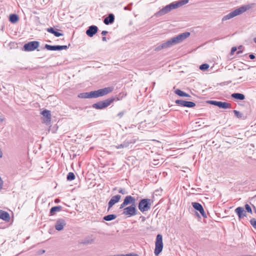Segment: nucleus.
Segmentation results:
<instances>
[{
  "instance_id": "43",
  "label": "nucleus",
  "mask_w": 256,
  "mask_h": 256,
  "mask_svg": "<svg viewBox=\"0 0 256 256\" xmlns=\"http://www.w3.org/2000/svg\"><path fill=\"white\" fill-rule=\"evenodd\" d=\"M122 256H138V255L136 254L130 253L126 254H122Z\"/></svg>"
},
{
  "instance_id": "34",
  "label": "nucleus",
  "mask_w": 256,
  "mask_h": 256,
  "mask_svg": "<svg viewBox=\"0 0 256 256\" xmlns=\"http://www.w3.org/2000/svg\"><path fill=\"white\" fill-rule=\"evenodd\" d=\"M10 21L12 23L16 22V14H13L10 16Z\"/></svg>"
},
{
  "instance_id": "21",
  "label": "nucleus",
  "mask_w": 256,
  "mask_h": 256,
  "mask_svg": "<svg viewBox=\"0 0 256 256\" xmlns=\"http://www.w3.org/2000/svg\"><path fill=\"white\" fill-rule=\"evenodd\" d=\"M0 218L6 221L10 222V218L9 214L8 212L0 210Z\"/></svg>"
},
{
  "instance_id": "44",
  "label": "nucleus",
  "mask_w": 256,
  "mask_h": 256,
  "mask_svg": "<svg viewBox=\"0 0 256 256\" xmlns=\"http://www.w3.org/2000/svg\"><path fill=\"white\" fill-rule=\"evenodd\" d=\"M237 48L236 47H232L231 49L230 54H234V52L236 50Z\"/></svg>"
},
{
  "instance_id": "11",
  "label": "nucleus",
  "mask_w": 256,
  "mask_h": 256,
  "mask_svg": "<svg viewBox=\"0 0 256 256\" xmlns=\"http://www.w3.org/2000/svg\"><path fill=\"white\" fill-rule=\"evenodd\" d=\"M176 9L174 4L173 2L165 6L162 8L159 11L156 12L155 14V16L157 17L162 16L169 12H170L172 10Z\"/></svg>"
},
{
  "instance_id": "18",
  "label": "nucleus",
  "mask_w": 256,
  "mask_h": 256,
  "mask_svg": "<svg viewBox=\"0 0 256 256\" xmlns=\"http://www.w3.org/2000/svg\"><path fill=\"white\" fill-rule=\"evenodd\" d=\"M98 28L96 26H90L86 31V34L90 37L93 36L98 32Z\"/></svg>"
},
{
  "instance_id": "17",
  "label": "nucleus",
  "mask_w": 256,
  "mask_h": 256,
  "mask_svg": "<svg viewBox=\"0 0 256 256\" xmlns=\"http://www.w3.org/2000/svg\"><path fill=\"white\" fill-rule=\"evenodd\" d=\"M22 168H19V170L26 172L30 167V162L28 159L20 162Z\"/></svg>"
},
{
  "instance_id": "22",
  "label": "nucleus",
  "mask_w": 256,
  "mask_h": 256,
  "mask_svg": "<svg viewBox=\"0 0 256 256\" xmlns=\"http://www.w3.org/2000/svg\"><path fill=\"white\" fill-rule=\"evenodd\" d=\"M42 114L46 120H44L46 122H50L51 120V114L50 112L47 110H44L42 112Z\"/></svg>"
},
{
  "instance_id": "19",
  "label": "nucleus",
  "mask_w": 256,
  "mask_h": 256,
  "mask_svg": "<svg viewBox=\"0 0 256 256\" xmlns=\"http://www.w3.org/2000/svg\"><path fill=\"white\" fill-rule=\"evenodd\" d=\"M66 223L65 220L64 219L60 218L58 219L55 224V228L58 231L62 230L64 228V226H66Z\"/></svg>"
},
{
  "instance_id": "28",
  "label": "nucleus",
  "mask_w": 256,
  "mask_h": 256,
  "mask_svg": "<svg viewBox=\"0 0 256 256\" xmlns=\"http://www.w3.org/2000/svg\"><path fill=\"white\" fill-rule=\"evenodd\" d=\"M175 94H178L180 96H185V97H190V96L187 93L181 90L180 89H176L175 92Z\"/></svg>"
},
{
  "instance_id": "27",
  "label": "nucleus",
  "mask_w": 256,
  "mask_h": 256,
  "mask_svg": "<svg viewBox=\"0 0 256 256\" xmlns=\"http://www.w3.org/2000/svg\"><path fill=\"white\" fill-rule=\"evenodd\" d=\"M45 48L49 50H60V46H51L48 44L45 45Z\"/></svg>"
},
{
  "instance_id": "16",
  "label": "nucleus",
  "mask_w": 256,
  "mask_h": 256,
  "mask_svg": "<svg viewBox=\"0 0 256 256\" xmlns=\"http://www.w3.org/2000/svg\"><path fill=\"white\" fill-rule=\"evenodd\" d=\"M121 197V196L119 194L113 196L108 203V210H109L114 204L118 202Z\"/></svg>"
},
{
  "instance_id": "8",
  "label": "nucleus",
  "mask_w": 256,
  "mask_h": 256,
  "mask_svg": "<svg viewBox=\"0 0 256 256\" xmlns=\"http://www.w3.org/2000/svg\"><path fill=\"white\" fill-rule=\"evenodd\" d=\"M162 236L160 234H158L156 236V240L155 242V249L154 251V254L156 256H158L162 250Z\"/></svg>"
},
{
  "instance_id": "31",
  "label": "nucleus",
  "mask_w": 256,
  "mask_h": 256,
  "mask_svg": "<svg viewBox=\"0 0 256 256\" xmlns=\"http://www.w3.org/2000/svg\"><path fill=\"white\" fill-rule=\"evenodd\" d=\"M62 210V206H55L52 207L50 210V214L51 215H52L54 212H60Z\"/></svg>"
},
{
  "instance_id": "14",
  "label": "nucleus",
  "mask_w": 256,
  "mask_h": 256,
  "mask_svg": "<svg viewBox=\"0 0 256 256\" xmlns=\"http://www.w3.org/2000/svg\"><path fill=\"white\" fill-rule=\"evenodd\" d=\"M175 103L178 105L187 108H194L196 106V104L192 102L186 101L182 100H176Z\"/></svg>"
},
{
  "instance_id": "32",
  "label": "nucleus",
  "mask_w": 256,
  "mask_h": 256,
  "mask_svg": "<svg viewBox=\"0 0 256 256\" xmlns=\"http://www.w3.org/2000/svg\"><path fill=\"white\" fill-rule=\"evenodd\" d=\"M66 178L68 180H72L75 178V175L73 172H70L68 173Z\"/></svg>"
},
{
  "instance_id": "3",
  "label": "nucleus",
  "mask_w": 256,
  "mask_h": 256,
  "mask_svg": "<svg viewBox=\"0 0 256 256\" xmlns=\"http://www.w3.org/2000/svg\"><path fill=\"white\" fill-rule=\"evenodd\" d=\"M190 36V32H184L172 38L166 42L162 43V44L164 48H170L173 45H175L182 42Z\"/></svg>"
},
{
  "instance_id": "23",
  "label": "nucleus",
  "mask_w": 256,
  "mask_h": 256,
  "mask_svg": "<svg viewBox=\"0 0 256 256\" xmlns=\"http://www.w3.org/2000/svg\"><path fill=\"white\" fill-rule=\"evenodd\" d=\"M188 0H180L179 1L173 3L174 4L175 8H177L182 6L184 4H186L187 3H188Z\"/></svg>"
},
{
  "instance_id": "40",
  "label": "nucleus",
  "mask_w": 256,
  "mask_h": 256,
  "mask_svg": "<svg viewBox=\"0 0 256 256\" xmlns=\"http://www.w3.org/2000/svg\"><path fill=\"white\" fill-rule=\"evenodd\" d=\"M116 149H120V148H124V146L123 144H118V145H116V146H114Z\"/></svg>"
},
{
  "instance_id": "48",
  "label": "nucleus",
  "mask_w": 256,
  "mask_h": 256,
  "mask_svg": "<svg viewBox=\"0 0 256 256\" xmlns=\"http://www.w3.org/2000/svg\"><path fill=\"white\" fill-rule=\"evenodd\" d=\"M102 40L103 41H104V42H105V41H106V37H102Z\"/></svg>"
},
{
  "instance_id": "10",
  "label": "nucleus",
  "mask_w": 256,
  "mask_h": 256,
  "mask_svg": "<svg viewBox=\"0 0 256 256\" xmlns=\"http://www.w3.org/2000/svg\"><path fill=\"white\" fill-rule=\"evenodd\" d=\"M40 46V42L32 41L24 44L23 50L26 52H32L36 50Z\"/></svg>"
},
{
  "instance_id": "45",
  "label": "nucleus",
  "mask_w": 256,
  "mask_h": 256,
  "mask_svg": "<svg viewBox=\"0 0 256 256\" xmlns=\"http://www.w3.org/2000/svg\"><path fill=\"white\" fill-rule=\"evenodd\" d=\"M249 57L250 59L253 60L255 58V56L254 54H250Z\"/></svg>"
},
{
  "instance_id": "36",
  "label": "nucleus",
  "mask_w": 256,
  "mask_h": 256,
  "mask_svg": "<svg viewBox=\"0 0 256 256\" xmlns=\"http://www.w3.org/2000/svg\"><path fill=\"white\" fill-rule=\"evenodd\" d=\"M250 222L253 228L256 229V220L254 218H252L250 220Z\"/></svg>"
},
{
  "instance_id": "9",
  "label": "nucleus",
  "mask_w": 256,
  "mask_h": 256,
  "mask_svg": "<svg viewBox=\"0 0 256 256\" xmlns=\"http://www.w3.org/2000/svg\"><path fill=\"white\" fill-rule=\"evenodd\" d=\"M137 212L138 210L136 208V204H132L123 208L122 214L130 217L137 214Z\"/></svg>"
},
{
  "instance_id": "26",
  "label": "nucleus",
  "mask_w": 256,
  "mask_h": 256,
  "mask_svg": "<svg viewBox=\"0 0 256 256\" xmlns=\"http://www.w3.org/2000/svg\"><path fill=\"white\" fill-rule=\"evenodd\" d=\"M231 96L232 98L238 100H244L245 98L244 95L240 93H234Z\"/></svg>"
},
{
  "instance_id": "20",
  "label": "nucleus",
  "mask_w": 256,
  "mask_h": 256,
  "mask_svg": "<svg viewBox=\"0 0 256 256\" xmlns=\"http://www.w3.org/2000/svg\"><path fill=\"white\" fill-rule=\"evenodd\" d=\"M114 21V16L112 14H108V16L104 18V22L106 25L112 24Z\"/></svg>"
},
{
  "instance_id": "1",
  "label": "nucleus",
  "mask_w": 256,
  "mask_h": 256,
  "mask_svg": "<svg viewBox=\"0 0 256 256\" xmlns=\"http://www.w3.org/2000/svg\"><path fill=\"white\" fill-rule=\"evenodd\" d=\"M113 89L112 87H107L90 92H82L80 94L78 97L81 98H97L108 94L111 92Z\"/></svg>"
},
{
  "instance_id": "4",
  "label": "nucleus",
  "mask_w": 256,
  "mask_h": 256,
  "mask_svg": "<svg viewBox=\"0 0 256 256\" xmlns=\"http://www.w3.org/2000/svg\"><path fill=\"white\" fill-rule=\"evenodd\" d=\"M250 8V6L248 5H244L232 11V12H230L228 14L224 16L222 18V20L224 21L228 20H230L232 18H233L237 16L240 15L245 12H246L247 10H248Z\"/></svg>"
},
{
  "instance_id": "6",
  "label": "nucleus",
  "mask_w": 256,
  "mask_h": 256,
  "mask_svg": "<svg viewBox=\"0 0 256 256\" xmlns=\"http://www.w3.org/2000/svg\"><path fill=\"white\" fill-rule=\"evenodd\" d=\"M152 200L150 198H143L140 200L138 208L142 212H147L150 209Z\"/></svg>"
},
{
  "instance_id": "2",
  "label": "nucleus",
  "mask_w": 256,
  "mask_h": 256,
  "mask_svg": "<svg viewBox=\"0 0 256 256\" xmlns=\"http://www.w3.org/2000/svg\"><path fill=\"white\" fill-rule=\"evenodd\" d=\"M190 36V32H184L172 38L166 42L162 43V44L164 48H170L173 45H175L182 42Z\"/></svg>"
},
{
  "instance_id": "13",
  "label": "nucleus",
  "mask_w": 256,
  "mask_h": 256,
  "mask_svg": "<svg viewBox=\"0 0 256 256\" xmlns=\"http://www.w3.org/2000/svg\"><path fill=\"white\" fill-rule=\"evenodd\" d=\"M209 103L211 104L217 106L220 108L224 109L230 108H232V104L230 103L226 102L216 100H210L209 101Z\"/></svg>"
},
{
  "instance_id": "46",
  "label": "nucleus",
  "mask_w": 256,
  "mask_h": 256,
  "mask_svg": "<svg viewBox=\"0 0 256 256\" xmlns=\"http://www.w3.org/2000/svg\"><path fill=\"white\" fill-rule=\"evenodd\" d=\"M108 34V32L106 31V30H103L102 32V36H105L106 35V34Z\"/></svg>"
},
{
  "instance_id": "51",
  "label": "nucleus",
  "mask_w": 256,
  "mask_h": 256,
  "mask_svg": "<svg viewBox=\"0 0 256 256\" xmlns=\"http://www.w3.org/2000/svg\"><path fill=\"white\" fill-rule=\"evenodd\" d=\"M254 41L255 43H256V38H254Z\"/></svg>"
},
{
  "instance_id": "50",
  "label": "nucleus",
  "mask_w": 256,
  "mask_h": 256,
  "mask_svg": "<svg viewBox=\"0 0 256 256\" xmlns=\"http://www.w3.org/2000/svg\"><path fill=\"white\" fill-rule=\"evenodd\" d=\"M14 42H11V43L10 44V46L14 45Z\"/></svg>"
},
{
  "instance_id": "33",
  "label": "nucleus",
  "mask_w": 256,
  "mask_h": 256,
  "mask_svg": "<svg viewBox=\"0 0 256 256\" xmlns=\"http://www.w3.org/2000/svg\"><path fill=\"white\" fill-rule=\"evenodd\" d=\"M209 64H204L200 66V69L202 70H206L209 68Z\"/></svg>"
},
{
  "instance_id": "47",
  "label": "nucleus",
  "mask_w": 256,
  "mask_h": 256,
  "mask_svg": "<svg viewBox=\"0 0 256 256\" xmlns=\"http://www.w3.org/2000/svg\"><path fill=\"white\" fill-rule=\"evenodd\" d=\"M2 152L1 150V148H0V158H2Z\"/></svg>"
},
{
  "instance_id": "42",
  "label": "nucleus",
  "mask_w": 256,
  "mask_h": 256,
  "mask_svg": "<svg viewBox=\"0 0 256 256\" xmlns=\"http://www.w3.org/2000/svg\"><path fill=\"white\" fill-rule=\"evenodd\" d=\"M68 46H70V44ZM68 46H60V50H66L68 48Z\"/></svg>"
},
{
  "instance_id": "35",
  "label": "nucleus",
  "mask_w": 256,
  "mask_h": 256,
  "mask_svg": "<svg viewBox=\"0 0 256 256\" xmlns=\"http://www.w3.org/2000/svg\"><path fill=\"white\" fill-rule=\"evenodd\" d=\"M94 240L92 238L85 239L82 243L85 244H91L94 242Z\"/></svg>"
},
{
  "instance_id": "49",
  "label": "nucleus",
  "mask_w": 256,
  "mask_h": 256,
  "mask_svg": "<svg viewBox=\"0 0 256 256\" xmlns=\"http://www.w3.org/2000/svg\"><path fill=\"white\" fill-rule=\"evenodd\" d=\"M253 206L254 208V212L256 213V208L255 206L254 205H253Z\"/></svg>"
},
{
  "instance_id": "38",
  "label": "nucleus",
  "mask_w": 256,
  "mask_h": 256,
  "mask_svg": "<svg viewBox=\"0 0 256 256\" xmlns=\"http://www.w3.org/2000/svg\"><path fill=\"white\" fill-rule=\"evenodd\" d=\"M118 192L120 193V194H128V192L124 188H120L118 190Z\"/></svg>"
},
{
  "instance_id": "15",
  "label": "nucleus",
  "mask_w": 256,
  "mask_h": 256,
  "mask_svg": "<svg viewBox=\"0 0 256 256\" xmlns=\"http://www.w3.org/2000/svg\"><path fill=\"white\" fill-rule=\"evenodd\" d=\"M192 205L196 210L200 212V214L204 218H207L206 214L204 210V209L200 204L196 202H192Z\"/></svg>"
},
{
  "instance_id": "39",
  "label": "nucleus",
  "mask_w": 256,
  "mask_h": 256,
  "mask_svg": "<svg viewBox=\"0 0 256 256\" xmlns=\"http://www.w3.org/2000/svg\"><path fill=\"white\" fill-rule=\"evenodd\" d=\"M126 110H124V111H122L120 112L118 114V116L120 118H121L124 115V114L126 113Z\"/></svg>"
},
{
  "instance_id": "37",
  "label": "nucleus",
  "mask_w": 256,
  "mask_h": 256,
  "mask_svg": "<svg viewBox=\"0 0 256 256\" xmlns=\"http://www.w3.org/2000/svg\"><path fill=\"white\" fill-rule=\"evenodd\" d=\"M164 48L163 47L162 44H161L156 48L155 50L156 51H160Z\"/></svg>"
},
{
  "instance_id": "52",
  "label": "nucleus",
  "mask_w": 256,
  "mask_h": 256,
  "mask_svg": "<svg viewBox=\"0 0 256 256\" xmlns=\"http://www.w3.org/2000/svg\"><path fill=\"white\" fill-rule=\"evenodd\" d=\"M16 20H17V21L18 20V16H17Z\"/></svg>"
},
{
  "instance_id": "41",
  "label": "nucleus",
  "mask_w": 256,
  "mask_h": 256,
  "mask_svg": "<svg viewBox=\"0 0 256 256\" xmlns=\"http://www.w3.org/2000/svg\"><path fill=\"white\" fill-rule=\"evenodd\" d=\"M132 6V4H128V6H124V10H130L132 9V8H131Z\"/></svg>"
},
{
  "instance_id": "24",
  "label": "nucleus",
  "mask_w": 256,
  "mask_h": 256,
  "mask_svg": "<svg viewBox=\"0 0 256 256\" xmlns=\"http://www.w3.org/2000/svg\"><path fill=\"white\" fill-rule=\"evenodd\" d=\"M136 139L134 138H132L130 140H126L123 142V144L124 146V148H128L130 144H134L136 143Z\"/></svg>"
},
{
  "instance_id": "29",
  "label": "nucleus",
  "mask_w": 256,
  "mask_h": 256,
  "mask_svg": "<svg viewBox=\"0 0 256 256\" xmlns=\"http://www.w3.org/2000/svg\"><path fill=\"white\" fill-rule=\"evenodd\" d=\"M233 112L234 114L238 118L245 120L246 118V116H245L242 113L240 112L239 111L234 110Z\"/></svg>"
},
{
  "instance_id": "25",
  "label": "nucleus",
  "mask_w": 256,
  "mask_h": 256,
  "mask_svg": "<svg viewBox=\"0 0 256 256\" xmlns=\"http://www.w3.org/2000/svg\"><path fill=\"white\" fill-rule=\"evenodd\" d=\"M47 31L51 34H52L54 35V36L56 37H59L63 35L62 34L53 28H49L47 29Z\"/></svg>"
},
{
  "instance_id": "7",
  "label": "nucleus",
  "mask_w": 256,
  "mask_h": 256,
  "mask_svg": "<svg viewBox=\"0 0 256 256\" xmlns=\"http://www.w3.org/2000/svg\"><path fill=\"white\" fill-rule=\"evenodd\" d=\"M246 211L244 210V208L238 206L236 208L234 211L238 214L239 219H242L244 217L246 216V212L252 214V210L251 207L248 204H246L244 206Z\"/></svg>"
},
{
  "instance_id": "5",
  "label": "nucleus",
  "mask_w": 256,
  "mask_h": 256,
  "mask_svg": "<svg viewBox=\"0 0 256 256\" xmlns=\"http://www.w3.org/2000/svg\"><path fill=\"white\" fill-rule=\"evenodd\" d=\"M116 100L114 96L108 98L104 100L100 101L94 104L92 107L96 110H102L110 105Z\"/></svg>"
},
{
  "instance_id": "53",
  "label": "nucleus",
  "mask_w": 256,
  "mask_h": 256,
  "mask_svg": "<svg viewBox=\"0 0 256 256\" xmlns=\"http://www.w3.org/2000/svg\"><path fill=\"white\" fill-rule=\"evenodd\" d=\"M240 52H240V51L238 52V54H240Z\"/></svg>"
},
{
  "instance_id": "30",
  "label": "nucleus",
  "mask_w": 256,
  "mask_h": 256,
  "mask_svg": "<svg viewBox=\"0 0 256 256\" xmlns=\"http://www.w3.org/2000/svg\"><path fill=\"white\" fill-rule=\"evenodd\" d=\"M116 218V215L114 214H110L107 216H104L103 218V220L106 221H110L114 220Z\"/></svg>"
},
{
  "instance_id": "12",
  "label": "nucleus",
  "mask_w": 256,
  "mask_h": 256,
  "mask_svg": "<svg viewBox=\"0 0 256 256\" xmlns=\"http://www.w3.org/2000/svg\"><path fill=\"white\" fill-rule=\"evenodd\" d=\"M136 204V200L134 197L131 196H127L125 197L123 202L120 205V208L122 209L128 204L132 205Z\"/></svg>"
}]
</instances>
